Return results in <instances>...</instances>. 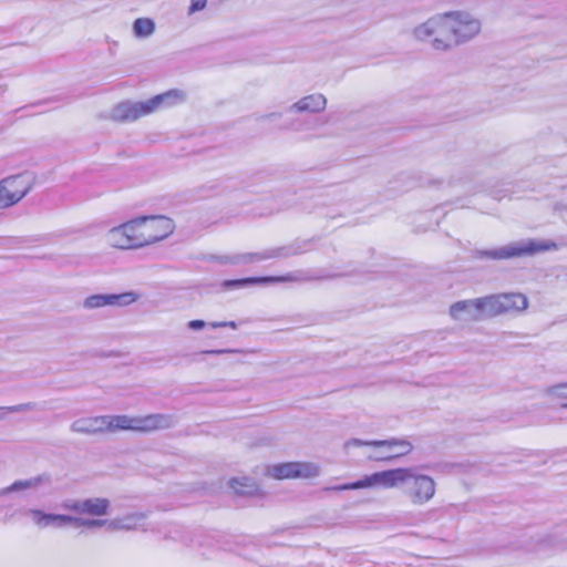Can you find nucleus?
<instances>
[{"label":"nucleus","instance_id":"nucleus-1","mask_svg":"<svg viewBox=\"0 0 567 567\" xmlns=\"http://www.w3.org/2000/svg\"><path fill=\"white\" fill-rule=\"evenodd\" d=\"M435 480L415 466L396 467L364 475L362 478L336 486L323 487L326 492H343L364 488H399L414 506H423L430 503L436 494Z\"/></svg>","mask_w":567,"mask_h":567},{"label":"nucleus","instance_id":"nucleus-2","mask_svg":"<svg viewBox=\"0 0 567 567\" xmlns=\"http://www.w3.org/2000/svg\"><path fill=\"white\" fill-rule=\"evenodd\" d=\"M185 93L172 90L141 102L125 101L112 109L111 118L116 122H134L163 107H169L185 101Z\"/></svg>","mask_w":567,"mask_h":567},{"label":"nucleus","instance_id":"nucleus-3","mask_svg":"<svg viewBox=\"0 0 567 567\" xmlns=\"http://www.w3.org/2000/svg\"><path fill=\"white\" fill-rule=\"evenodd\" d=\"M413 38L426 42L435 51L454 49L446 13L435 14L412 30Z\"/></svg>","mask_w":567,"mask_h":567},{"label":"nucleus","instance_id":"nucleus-4","mask_svg":"<svg viewBox=\"0 0 567 567\" xmlns=\"http://www.w3.org/2000/svg\"><path fill=\"white\" fill-rule=\"evenodd\" d=\"M175 425L176 419L172 414L154 413L146 415H114L115 433L120 431L152 433L155 431L167 430Z\"/></svg>","mask_w":567,"mask_h":567},{"label":"nucleus","instance_id":"nucleus-5","mask_svg":"<svg viewBox=\"0 0 567 567\" xmlns=\"http://www.w3.org/2000/svg\"><path fill=\"white\" fill-rule=\"evenodd\" d=\"M555 249H557V245L551 240L525 239L511 243L495 249L477 250L475 252V257L481 259H509L523 256H534L543 251Z\"/></svg>","mask_w":567,"mask_h":567},{"label":"nucleus","instance_id":"nucleus-6","mask_svg":"<svg viewBox=\"0 0 567 567\" xmlns=\"http://www.w3.org/2000/svg\"><path fill=\"white\" fill-rule=\"evenodd\" d=\"M48 482V477L43 475L34 476L28 480H19L11 485L0 489V520L10 522L21 514H25L27 509L19 508L11 499L10 495L20 493L25 489L38 488Z\"/></svg>","mask_w":567,"mask_h":567},{"label":"nucleus","instance_id":"nucleus-7","mask_svg":"<svg viewBox=\"0 0 567 567\" xmlns=\"http://www.w3.org/2000/svg\"><path fill=\"white\" fill-rule=\"evenodd\" d=\"M34 178L28 173L10 175L0 181V210L19 204L33 188Z\"/></svg>","mask_w":567,"mask_h":567},{"label":"nucleus","instance_id":"nucleus-8","mask_svg":"<svg viewBox=\"0 0 567 567\" xmlns=\"http://www.w3.org/2000/svg\"><path fill=\"white\" fill-rule=\"evenodd\" d=\"M446 18L454 48L471 41L482 30L481 20L471 12L451 11L446 12Z\"/></svg>","mask_w":567,"mask_h":567},{"label":"nucleus","instance_id":"nucleus-9","mask_svg":"<svg viewBox=\"0 0 567 567\" xmlns=\"http://www.w3.org/2000/svg\"><path fill=\"white\" fill-rule=\"evenodd\" d=\"M144 248L167 239L175 231V221L165 215L138 216Z\"/></svg>","mask_w":567,"mask_h":567},{"label":"nucleus","instance_id":"nucleus-10","mask_svg":"<svg viewBox=\"0 0 567 567\" xmlns=\"http://www.w3.org/2000/svg\"><path fill=\"white\" fill-rule=\"evenodd\" d=\"M371 449L372 451L367 455L369 461L391 462L411 454L414 446L406 439L391 437L389 440H372Z\"/></svg>","mask_w":567,"mask_h":567},{"label":"nucleus","instance_id":"nucleus-11","mask_svg":"<svg viewBox=\"0 0 567 567\" xmlns=\"http://www.w3.org/2000/svg\"><path fill=\"white\" fill-rule=\"evenodd\" d=\"M485 301L489 318L504 313L522 312L528 307L527 297L519 292L488 295L485 296Z\"/></svg>","mask_w":567,"mask_h":567},{"label":"nucleus","instance_id":"nucleus-12","mask_svg":"<svg viewBox=\"0 0 567 567\" xmlns=\"http://www.w3.org/2000/svg\"><path fill=\"white\" fill-rule=\"evenodd\" d=\"M25 515L31 518L34 525L39 528H64L66 526L85 527L91 529V518L65 514L44 513L41 509L29 508Z\"/></svg>","mask_w":567,"mask_h":567},{"label":"nucleus","instance_id":"nucleus-13","mask_svg":"<svg viewBox=\"0 0 567 567\" xmlns=\"http://www.w3.org/2000/svg\"><path fill=\"white\" fill-rule=\"evenodd\" d=\"M449 316L456 322H476L488 317L485 297L460 300L449 308Z\"/></svg>","mask_w":567,"mask_h":567},{"label":"nucleus","instance_id":"nucleus-14","mask_svg":"<svg viewBox=\"0 0 567 567\" xmlns=\"http://www.w3.org/2000/svg\"><path fill=\"white\" fill-rule=\"evenodd\" d=\"M70 430L85 435L115 433L114 415L83 416L73 421Z\"/></svg>","mask_w":567,"mask_h":567},{"label":"nucleus","instance_id":"nucleus-15","mask_svg":"<svg viewBox=\"0 0 567 567\" xmlns=\"http://www.w3.org/2000/svg\"><path fill=\"white\" fill-rule=\"evenodd\" d=\"M146 514L143 512L127 513L112 519L91 518V529L106 528L109 532H130L143 526Z\"/></svg>","mask_w":567,"mask_h":567},{"label":"nucleus","instance_id":"nucleus-16","mask_svg":"<svg viewBox=\"0 0 567 567\" xmlns=\"http://www.w3.org/2000/svg\"><path fill=\"white\" fill-rule=\"evenodd\" d=\"M65 511L91 516H105L110 514L111 502L104 497H91L84 499H68L61 504Z\"/></svg>","mask_w":567,"mask_h":567},{"label":"nucleus","instance_id":"nucleus-17","mask_svg":"<svg viewBox=\"0 0 567 567\" xmlns=\"http://www.w3.org/2000/svg\"><path fill=\"white\" fill-rule=\"evenodd\" d=\"M137 299V295L130 291L123 293H96L86 297L82 306L85 310H95L104 307H125Z\"/></svg>","mask_w":567,"mask_h":567},{"label":"nucleus","instance_id":"nucleus-18","mask_svg":"<svg viewBox=\"0 0 567 567\" xmlns=\"http://www.w3.org/2000/svg\"><path fill=\"white\" fill-rule=\"evenodd\" d=\"M328 100L322 93H312L300 97L288 107L290 113L319 114L327 109Z\"/></svg>","mask_w":567,"mask_h":567},{"label":"nucleus","instance_id":"nucleus-19","mask_svg":"<svg viewBox=\"0 0 567 567\" xmlns=\"http://www.w3.org/2000/svg\"><path fill=\"white\" fill-rule=\"evenodd\" d=\"M293 255V251L288 247H277L265 249L259 252H249L237 255L231 259L233 264H250L258 262L267 259L286 258Z\"/></svg>","mask_w":567,"mask_h":567},{"label":"nucleus","instance_id":"nucleus-20","mask_svg":"<svg viewBox=\"0 0 567 567\" xmlns=\"http://www.w3.org/2000/svg\"><path fill=\"white\" fill-rule=\"evenodd\" d=\"M298 280V276L293 274H288L286 276L249 277L235 280H225L221 286L225 289H237L254 284L293 282Z\"/></svg>","mask_w":567,"mask_h":567},{"label":"nucleus","instance_id":"nucleus-21","mask_svg":"<svg viewBox=\"0 0 567 567\" xmlns=\"http://www.w3.org/2000/svg\"><path fill=\"white\" fill-rule=\"evenodd\" d=\"M126 223H122L106 230L103 236L105 245L117 250H130Z\"/></svg>","mask_w":567,"mask_h":567},{"label":"nucleus","instance_id":"nucleus-22","mask_svg":"<svg viewBox=\"0 0 567 567\" xmlns=\"http://www.w3.org/2000/svg\"><path fill=\"white\" fill-rule=\"evenodd\" d=\"M229 488L239 496H257L261 494L259 484L249 476L231 477Z\"/></svg>","mask_w":567,"mask_h":567},{"label":"nucleus","instance_id":"nucleus-23","mask_svg":"<svg viewBox=\"0 0 567 567\" xmlns=\"http://www.w3.org/2000/svg\"><path fill=\"white\" fill-rule=\"evenodd\" d=\"M265 475L275 480H293L295 462H285L267 465Z\"/></svg>","mask_w":567,"mask_h":567},{"label":"nucleus","instance_id":"nucleus-24","mask_svg":"<svg viewBox=\"0 0 567 567\" xmlns=\"http://www.w3.org/2000/svg\"><path fill=\"white\" fill-rule=\"evenodd\" d=\"M126 223L127 237L130 250H136L144 248L142 229L140 224V217L130 219Z\"/></svg>","mask_w":567,"mask_h":567},{"label":"nucleus","instance_id":"nucleus-25","mask_svg":"<svg viewBox=\"0 0 567 567\" xmlns=\"http://www.w3.org/2000/svg\"><path fill=\"white\" fill-rule=\"evenodd\" d=\"M321 474V466L315 462H295V478H316Z\"/></svg>","mask_w":567,"mask_h":567},{"label":"nucleus","instance_id":"nucleus-26","mask_svg":"<svg viewBox=\"0 0 567 567\" xmlns=\"http://www.w3.org/2000/svg\"><path fill=\"white\" fill-rule=\"evenodd\" d=\"M155 22L150 18H138L133 22L134 37L138 39L150 38L155 32Z\"/></svg>","mask_w":567,"mask_h":567},{"label":"nucleus","instance_id":"nucleus-27","mask_svg":"<svg viewBox=\"0 0 567 567\" xmlns=\"http://www.w3.org/2000/svg\"><path fill=\"white\" fill-rule=\"evenodd\" d=\"M544 394L553 400L561 401V408L567 409V382H560L547 386Z\"/></svg>","mask_w":567,"mask_h":567},{"label":"nucleus","instance_id":"nucleus-28","mask_svg":"<svg viewBox=\"0 0 567 567\" xmlns=\"http://www.w3.org/2000/svg\"><path fill=\"white\" fill-rule=\"evenodd\" d=\"M38 410V404L27 402L11 406H0V421L4 420L9 413L31 412Z\"/></svg>","mask_w":567,"mask_h":567},{"label":"nucleus","instance_id":"nucleus-29","mask_svg":"<svg viewBox=\"0 0 567 567\" xmlns=\"http://www.w3.org/2000/svg\"><path fill=\"white\" fill-rule=\"evenodd\" d=\"M371 443H372V441H363L360 439L352 437V439L347 440L343 443L342 449H343L344 453H349L352 447H363V446L371 447Z\"/></svg>","mask_w":567,"mask_h":567},{"label":"nucleus","instance_id":"nucleus-30","mask_svg":"<svg viewBox=\"0 0 567 567\" xmlns=\"http://www.w3.org/2000/svg\"><path fill=\"white\" fill-rule=\"evenodd\" d=\"M207 0H192L188 8V14H193L197 11H202L206 8Z\"/></svg>","mask_w":567,"mask_h":567},{"label":"nucleus","instance_id":"nucleus-31","mask_svg":"<svg viewBox=\"0 0 567 567\" xmlns=\"http://www.w3.org/2000/svg\"><path fill=\"white\" fill-rule=\"evenodd\" d=\"M208 326L212 327L213 329L225 328V327H229L231 329H237V323L235 321H214V322L208 323Z\"/></svg>","mask_w":567,"mask_h":567},{"label":"nucleus","instance_id":"nucleus-32","mask_svg":"<svg viewBox=\"0 0 567 567\" xmlns=\"http://www.w3.org/2000/svg\"><path fill=\"white\" fill-rule=\"evenodd\" d=\"M207 326V323L204 320H190L187 323V327L190 330H202Z\"/></svg>","mask_w":567,"mask_h":567},{"label":"nucleus","instance_id":"nucleus-33","mask_svg":"<svg viewBox=\"0 0 567 567\" xmlns=\"http://www.w3.org/2000/svg\"><path fill=\"white\" fill-rule=\"evenodd\" d=\"M229 352H239V350L221 349V350H206V351H203V353H206V354H221V353H229Z\"/></svg>","mask_w":567,"mask_h":567},{"label":"nucleus","instance_id":"nucleus-34","mask_svg":"<svg viewBox=\"0 0 567 567\" xmlns=\"http://www.w3.org/2000/svg\"><path fill=\"white\" fill-rule=\"evenodd\" d=\"M277 116H280V114L271 113V114L267 115V118H272V117H277Z\"/></svg>","mask_w":567,"mask_h":567}]
</instances>
